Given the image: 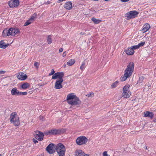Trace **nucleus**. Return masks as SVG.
I'll return each instance as SVG.
<instances>
[{"label": "nucleus", "instance_id": "12", "mask_svg": "<svg viewBox=\"0 0 156 156\" xmlns=\"http://www.w3.org/2000/svg\"><path fill=\"white\" fill-rule=\"evenodd\" d=\"M44 134L43 133L39 131H35L34 134V137L37 139L39 141H42L44 138Z\"/></svg>", "mask_w": 156, "mask_h": 156}, {"label": "nucleus", "instance_id": "21", "mask_svg": "<svg viewBox=\"0 0 156 156\" xmlns=\"http://www.w3.org/2000/svg\"><path fill=\"white\" fill-rule=\"evenodd\" d=\"M9 45V44H6L5 43L4 41H0V48H5L8 47Z\"/></svg>", "mask_w": 156, "mask_h": 156}, {"label": "nucleus", "instance_id": "32", "mask_svg": "<svg viewBox=\"0 0 156 156\" xmlns=\"http://www.w3.org/2000/svg\"><path fill=\"white\" fill-rule=\"evenodd\" d=\"M27 92H20L19 96L21 95H26L27 94Z\"/></svg>", "mask_w": 156, "mask_h": 156}, {"label": "nucleus", "instance_id": "16", "mask_svg": "<svg viewBox=\"0 0 156 156\" xmlns=\"http://www.w3.org/2000/svg\"><path fill=\"white\" fill-rule=\"evenodd\" d=\"M150 27V26L148 23L144 24L142 28V32L144 33L147 32L149 30Z\"/></svg>", "mask_w": 156, "mask_h": 156}, {"label": "nucleus", "instance_id": "22", "mask_svg": "<svg viewBox=\"0 0 156 156\" xmlns=\"http://www.w3.org/2000/svg\"><path fill=\"white\" fill-rule=\"evenodd\" d=\"M30 86V84L27 83H25L21 85V88L23 89H26Z\"/></svg>", "mask_w": 156, "mask_h": 156}, {"label": "nucleus", "instance_id": "27", "mask_svg": "<svg viewBox=\"0 0 156 156\" xmlns=\"http://www.w3.org/2000/svg\"><path fill=\"white\" fill-rule=\"evenodd\" d=\"M85 67V63L84 62H82V64L80 67V69L81 70L83 71Z\"/></svg>", "mask_w": 156, "mask_h": 156}, {"label": "nucleus", "instance_id": "43", "mask_svg": "<svg viewBox=\"0 0 156 156\" xmlns=\"http://www.w3.org/2000/svg\"><path fill=\"white\" fill-rule=\"evenodd\" d=\"M85 34V33L83 32H81L80 33V35H83Z\"/></svg>", "mask_w": 156, "mask_h": 156}, {"label": "nucleus", "instance_id": "2", "mask_svg": "<svg viewBox=\"0 0 156 156\" xmlns=\"http://www.w3.org/2000/svg\"><path fill=\"white\" fill-rule=\"evenodd\" d=\"M64 75V73L63 72H58L55 73L52 76V79H57L54 85L55 89H60L62 87V83L63 82V77Z\"/></svg>", "mask_w": 156, "mask_h": 156}, {"label": "nucleus", "instance_id": "35", "mask_svg": "<svg viewBox=\"0 0 156 156\" xmlns=\"http://www.w3.org/2000/svg\"><path fill=\"white\" fill-rule=\"evenodd\" d=\"M39 63L37 62H35L34 64V66H35L36 68L38 69L39 66Z\"/></svg>", "mask_w": 156, "mask_h": 156}, {"label": "nucleus", "instance_id": "15", "mask_svg": "<svg viewBox=\"0 0 156 156\" xmlns=\"http://www.w3.org/2000/svg\"><path fill=\"white\" fill-rule=\"evenodd\" d=\"M17 78L21 80H23L26 79L27 78V76L26 74H24L23 73H19L18 75H17Z\"/></svg>", "mask_w": 156, "mask_h": 156}, {"label": "nucleus", "instance_id": "33", "mask_svg": "<svg viewBox=\"0 0 156 156\" xmlns=\"http://www.w3.org/2000/svg\"><path fill=\"white\" fill-rule=\"evenodd\" d=\"M145 44V42H142L139 43L138 45L139 46V48L140 47L143 46Z\"/></svg>", "mask_w": 156, "mask_h": 156}, {"label": "nucleus", "instance_id": "10", "mask_svg": "<svg viewBox=\"0 0 156 156\" xmlns=\"http://www.w3.org/2000/svg\"><path fill=\"white\" fill-rule=\"evenodd\" d=\"M139 13V12L133 10L129 12L126 14L125 15L127 17V20H130L136 17Z\"/></svg>", "mask_w": 156, "mask_h": 156}, {"label": "nucleus", "instance_id": "36", "mask_svg": "<svg viewBox=\"0 0 156 156\" xmlns=\"http://www.w3.org/2000/svg\"><path fill=\"white\" fill-rule=\"evenodd\" d=\"M55 72L54 70L53 69H52L51 70V73L49 74V76H51V75H54L55 73Z\"/></svg>", "mask_w": 156, "mask_h": 156}, {"label": "nucleus", "instance_id": "31", "mask_svg": "<svg viewBox=\"0 0 156 156\" xmlns=\"http://www.w3.org/2000/svg\"><path fill=\"white\" fill-rule=\"evenodd\" d=\"M86 96L88 97H92L94 96V94L92 92H91L87 94Z\"/></svg>", "mask_w": 156, "mask_h": 156}, {"label": "nucleus", "instance_id": "19", "mask_svg": "<svg viewBox=\"0 0 156 156\" xmlns=\"http://www.w3.org/2000/svg\"><path fill=\"white\" fill-rule=\"evenodd\" d=\"M20 92L17 90V88L15 87L12 90L11 94L12 95L19 96Z\"/></svg>", "mask_w": 156, "mask_h": 156}, {"label": "nucleus", "instance_id": "3", "mask_svg": "<svg viewBox=\"0 0 156 156\" xmlns=\"http://www.w3.org/2000/svg\"><path fill=\"white\" fill-rule=\"evenodd\" d=\"M66 101L68 103L72 105H76L80 104L81 101L74 93H71L67 95Z\"/></svg>", "mask_w": 156, "mask_h": 156}, {"label": "nucleus", "instance_id": "45", "mask_svg": "<svg viewBox=\"0 0 156 156\" xmlns=\"http://www.w3.org/2000/svg\"><path fill=\"white\" fill-rule=\"evenodd\" d=\"M2 156V154H0V156Z\"/></svg>", "mask_w": 156, "mask_h": 156}, {"label": "nucleus", "instance_id": "5", "mask_svg": "<svg viewBox=\"0 0 156 156\" xmlns=\"http://www.w3.org/2000/svg\"><path fill=\"white\" fill-rule=\"evenodd\" d=\"M10 122L15 126H18L20 124L19 118L16 112L11 113L10 116Z\"/></svg>", "mask_w": 156, "mask_h": 156}, {"label": "nucleus", "instance_id": "18", "mask_svg": "<svg viewBox=\"0 0 156 156\" xmlns=\"http://www.w3.org/2000/svg\"><path fill=\"white\" fill-rule=\"evenodd\" d=\"M64 7L66 9L70 10L72 8V3L70 1L66 2L64 5Z\"/></svg>", "mask_w": 156, "mask_h": 156}, {"label": "nucleus", "instance_id": "4", "mask_svg": "<svg viewBox=\"0 0 156 156\" xmlns=\"http://www.w3.org/2000/svg\"><path fill=\"white\" fill-rule=\"evenodd\" d=\"M20 33V30L17 28L12 27L6 28L4 30L2 33V35L4 37L9 36H14Z\"/></svg>", "mask_w": 156, "mask_h": 156}, {"label": "nucleus", "instance_id": "44", "mask_svg": "<svg viewBox=\"0 0 156 156\" xmlns=\"http://www.w3.org/2000/svg\"><path fill=\"white\" fill-rule=\"evenodd\" d=\"M153 121L154 122H156V119H154Z\"/></svg>", "mask_w": 156, "mask_h": 156}, {"label": "nucleus", "instance_id": "11", "mask_svg": "<svg viewBox=\"0 0 156 156\" xmlns=\"http://www.w3.org/2000/svg\"><path fill=\"white\" fill-rule=\"evenodd\" d=\"M8 4L10 7L14 8L19 5L20 2L19 0H11L9 2Z\"/></svg>", "mask_w": 156, "mask_h": 156}, {"label": "nucleus", "instance_id": "30", "mask_svg": "<svg viewBox=\"0 0 156 156\" xmlns=\"http://www.w3.org/2000/svg\"><path fill=\"white\" fill-rule=\"evenodd\" d=\"M47 41L48 44H51L52 43L51 38L50 36H48V37Z\"/></svg>", "mask_w": 156, "mask_h": 156}, {"label": "nucleus", "instance_id": "42", "mask_svg": "<svg viewBox=\"0 0 156 156\" xmlns=\"http://www.w3.org/2000/svg\"><path fill=\"white\" fill-rule=\"evenodd\" d=\"M65 0H58L57 2L59 3Z\"/></svg>", "mask_w": 156, "mask_h": 156}, {"label": "nucleus", "instance_id": "40", "mask_svg": "<svg viewBox=\"0 0 156 156\" xmlns=\"http://www.w3.org/2000/svg\"><path fill=\"white\" fill-rule=\"evenodd\" d=\"M63 51V49L62 48H60L59 50V52H61Z\"/></svg>", "mask_w": 156, "mask_h": 156}, {"label": "nucleus", "instance_id": "29", "mask_svg": "<svg viewBox=\"0 0 156 156\" xmlns=\"http://www.w3.org/2000/svg\"><path fill=\"white\" fill-rule=\"evenodd\" d=\"M33 22L30 20V19L28 20L24 24L25 26H27Z\"/></svg>", "mask_w": 156, "mask_h": 156}, {"label": "nucleus", "instance_id": "8", "mask_svg": "<svg viewBox=\"0 0 156 156\" xmlns=\"http://www.w3.org/2000/svg\"><path fill=\"white\" fill-rule=\"evenodd\" d=\"M66 130L63 129H52L46 132L45 133V134L47 135H55L57 134L63 133Z\"/></svg>", "mask_w": 156, "mask_h": 156}, {"label": "nucleus", "instance_id": "13", "mask_svg": "<svg viewBox=\"0 0 156 156\" xmlns=\"http://www.w3.org/2000/svg\"><path fill=\"white\" fill-rule=\"evenodd\" d=\"M55 149V144H50L46 148V151L50 154L54 153Z\"/></svg>", "mask_w": 156, "mask_h": 156}, {"label": "nucleus", "instance_id": "24", "mask_svg": "<svg viewBox=\"0 0 156 156\" xmlns=\"http://www.w3.org/2000/svg\"><path fill=\"white\" fill-rule=\"evenodd\" d=\"M91 20L95 24H98L102 21L101 20L97 19L94 17L92 18L91 19Z\"/></svg>", "mask_w": 156, "mask_h": 156}, {"label": "nucleus", "instance_id": "41", "mask_svg": "<svg viewBox=\"0 0 156 156\" xmlns=\"http://www.w3.org/2000/svg\"><path fill=\"white\" fill-rule=\"evenodd\" d=\"M5 72L4 71H0V74H4L5 73Z\"/></svg>", "mask_w": 156, "mask_h": 156}, {"label": "nucleus", "instance_id": "37", "mask_svg": "<svg viewBox=\"0 0 156 156\" xmlns=\"http://www.w3.org/2000/svg\"><path fill=\"white\" fill-rule=\"evenodd\" d=\"M103 156H110L108 154L107 151H104L102 154Z\"/></svg>", "mask_w": 156, "mask_h": 156}, {"label": "nucleus", "instance_id": "14", "mask_svg": "<svg viewBox=\"0 0 156 156\" xmlns=\"http://www.w3.org/2000/svg\"><path fill=\"white\" fill-rule=\"evenodd\" d=\"M74 156H90V155L86 154L81 150H76L75 151Z\"/></svg>", "mask_w": 156, "mask_h": 156}, {"label": "nucleus", "instance_id": "9", "mask_svg": "<svg viewBox=\"0 0 156 156\" xmlns=\"http://www.w3.org/2000/svg\"><path fill=\"white\" fill-rule=\"evenodd\" d=\"M88 141V139L84 136H81L78 137L76 140V143L79 145L86 144Z\"/></svg>", "mask_w": 156, "mask_h": 156}, {"label": "nucleus", "instance_id": "20", "mask_svg": "<svg viewBox=\"0 0 156 156\" xmlns=\"http://www.w3.org/2000/svg\"><path fill=\"white\" fill-rule=\"evenodd\" d=\"M154 115V114L151 112L149 111H146L144 112V117H148L150 118L151 119H152Z\"/></svg>", "mask_w": 156, "mask_h": 156}, {"label": "nucleus", "instance_id": "1", "mask_svg": "<svg viewBox=\"0 0 156 156\" xmlns=\"http://www.w3.org/2000/svg\"><path fill=\"white\" fill-rule=\"evenodd\" d=\"M134 69V63L133 62L129 63L124 72V74L121 76L120 78L121 81L123 82L129 78L132 75Z\"/></svg>", "mask_w": 156, "mask_h": 156}, {"label": "nucleus", "instance_id": "38", "mask_svg": "<svg viewBox=\"0 0 156 156\" xmlns=\"http://www.w3.org/2000/svg\"><path fill=\"white\" fill-rule=\"evenodd\" d=\"M33 141L35 144H36L37 143H38V141L34 138H33Z\"/></svg>", "mask_w": 156, "mask_h": 156}, {"label": "nucleus", "instance_id": "23", "mask_svg": "<svg viewBox=\"0 0 156 156\" xmlns=\"http://www.w3.org/2000/svg\"><path fill=\"white\" fill-rule=\"evenodd\" d=\"M75 62V60L74 59L69 60L67 62V64L69 66H72Z\"/></svg>", "mask_w": 156, "mask_h": 156}, {"label": "nucleus", "instance_id": "17", "mask_svg": "<svg viewBox=\"0 0 156 156\" xmlns=\"http://www.w3.org/2000/svg\"><path fill=\"white\" fill-rule=\"evenodd\" d=\"M125 53L128 55H132L134 53V51L131 47H129L125 51Z\"/></svg>", "mask_w": 156, "mask_h": 156}, {"label": "nucleus", "instance_id": "6", "mask_svg": "<svg viewBox=\"0 0 156 156\" xmlns=\"http://www.w3.org/2000/svg\"><path fill=\"white\" fill-rule=\"evenodd\" d=\"M56 149L59 156H65L66 148L63 144H58L56 146Z\"/></svg>", "mask_w": 156, "mask_h": 156}, {"label": "nucleus", "instance_id": "26", "mask_svg": "<svg viewBox=\"0 0 156 156\" xmlns=\"http://www.w3.org/2000/svg\"><path fill=\"white\" fill-rule=\"evenodd\" d=\"M37 16V14L36 13H34L33 14H32L30 18V19L31 20L32 22L34 20V19L36 18Z\"/></svg>", "mask_w": 156, "mask_h": 156}, {"label": "nucleus", "instance_id": "7", "mask_svg": "<svg viewBox=\"0 0 156 156\" xmlns=\"http://www.w3.org/2000/svg\"><path fill=\"white\" fill-rule=\"evenodd\" d=\"M130 87L129 84H127L123 87L122 95L124 98H129L130 97L131 95V92L129 90Z\"/></svg>", "mask_w": 156, "mask_h": 156}, {"label": "nucleus", "instance_id": "39", "mask_svg": "<svg viewBox=\"0 0 156 156\" xmlns=\"http://www.w3.org/2000/svg\"><path fill=\"white\" fill-rule=\"evenodd\" d=\"M66 54H67V52H66V51H64L63 52L62 55V56L63 57H65L66 55Z\"/></svg>", "mask_w": 156, "mask_h": 156}, {"label": "nucleus", "instance_id": "28", "mask_svg": "<svg viewBox=\"0 0 156 156\" xmlns=\"http://www.w3.org/2000/svg\"><path fill=\"white\" fill-rule=\"evenodd\" d=\"M144 79V77L143 76H141L140 77L139 80L137 81V83L140 84L142 82Z\"/></svg>", "mask_w": 156, "mask_h": 156}, {"label": "nucleus", "instance_id": "25", "mask_svg": "<svg viewBox=\"0 0 156 156\" xmlns=\"http://www.w3.org/2000/svg\"><path fill=\"white\" fill-rule=\"evenodd\" d=\"M119 81L117 80L115 82L112 83L111 85V87L112 88H115L117 87L119 85Z\"/></svg>", "mask_w": 156, "mask_h": 156}, {"label": "nucleus", "instance_id": "34", "mask_svg": "<svg viewBox=\"0 0 156 156\" xmlns=\"http://www.w3.org/2000/svg\"><path fill=\"white\" fill-rule=\"evenodd\" d=\"M132 48H133V50H134V49H137L139 48V46L138 45H134L132 46L131 47Z\"/></svg>", "mask_w": 156, "mask_h": 156}]
</instances>
